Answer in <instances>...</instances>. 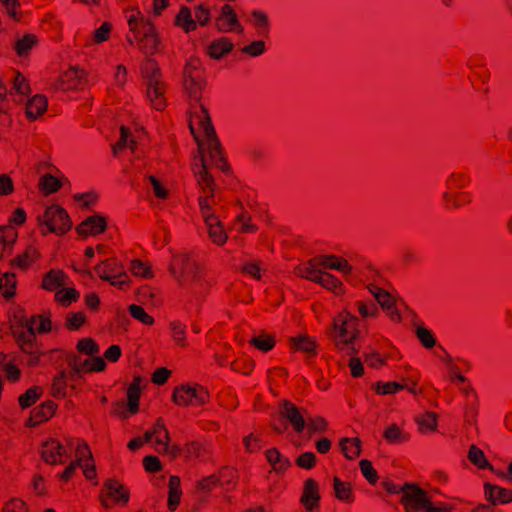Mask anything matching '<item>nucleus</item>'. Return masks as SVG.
Returning <instances> with one entry per match:
<instances>
[{"instance_id":"obj_1","label":"nucleus","mask_w":512,"mask_h":512,"mask_svg":"<svg viewBox=\"0 0 512 512\" xmlns=\"http://www.w3.org/2000/svg\"><path fill=\"white\" fill-rule=\"evenodd\" d=\"M183 89L190 100L196 102L189 111V128L202 154L210 157L211 163L226 172L228 165L223 155L207 109L199 102L206 87L201 61L191 57L183 68Z\"/></svg>"},{"instance_id":"obj_2","label":"nucleus","mask_w":512,"mask_h":512,"mask_svg":"<svg viewBox=\"0 0 512 512\" xmlns=\"http://www.w3.org/2000/svg\"><path fill=\"white\" fill-rule=\"evenodd\" d=\"M212 168L218 169L211 163L210 157L206 154L201 155L199 164L195 163L193 165L194 175L200 190L198 204L201 217L207 227L210 240L214 244L222 246L226 243L228 235L214 209L219 203V198L216 192L217 185L210 173ZM221 171L223 170L221 169Z\"/></svg>"},{"instance_id":"obj_3","label":"nucleus","mask_w":512,"mask_h":512,"mask_svg":"<svg viewBox=\"0 0 512 512\" xmlns=\"http://www.w3.org/2000/svg\"><path fill=\"white\" fill-rule=\"evenodd\" d=\"M172 268L178 284L187 294L197 303L202 301L209 290V283L196 260L189 254H180L174 257Z\"/></svg>"},{"instance_id":"obj_4","label":"nucleus","mask_w":512,"mask_h":512,"mask_svg":"<svg viewBox=\"0 0 512 512\" xmlns=\"http://www.w3.org/2000/svg\"><path fill=\"white\" fill-rule=\"evenodd\" d=\"M358 318L343 310L333 318L331 336L337 349L347 354L356 353L354 340L358 336Z\"/></svg>"},{"instance_id":"obj_5","label":"nucleus","mask_w":512,"mask_h":512,"mask_svg":"<svg viewBox=\"0 0 512 512\" xmlns=\"http://www.w3.org/2000/svg\"><path fill=\"white\" fill-rule=\"evenodd\" d=\"M128 25L135 34L140 48L146 54H154L159 47L160 40L154 26L145 19L143 14L136 9H132L128 16Z\"/></svg>"},{"instance_id":"obj_6","label":"nucleus","mask_w":512,"mask_h":512,"mask_svg":"<svg viewBox=\"0 0 512 512\" xmlns=\"http://www.w3.org/2000/svg\"><path fill=\"white\" fill-rule=\"evenodd\" d=\"M37 221L40 227L46 228V230H42L43 235L47 233L63 235L72 227L67 211L56 204L46 207L44 213L38 215Z\"/></svg>"},{"instance_id":"obj_7","label":"nucleus","mask_w":512,"mask_h":512,"mask_svg":"<svg viewBox=\"0 0 512 512\" xmlns=\"http://www.w3.org/2000/svg\"><path fill=\"white\" fill-rule=\"evenodd\" d=\"M210 399L208 390L198 383H186L176 386L172 393V401L180 407H196L207 403Z\"/></svg>"},{"instance_id":"obj_8","label":"nucleus","mask_w":512,"mask_h":512,"mask_svg":"<svg viewBox=\"0 0 512 512\" xmlns=\"http://www.w3.org/2000/svg\"><path fill=\"white\" fill-rule=\"evenodd\" d=\"M12 334L19 348L29 355L27 364L36 366L40 358V349L36 341L34 327L28 324L15 326L12 329Z\"/></svg>"},{"instance_id":"obj_9","label":"nucleus","mask_w":512,"mask_h":512,"mask_svg":"<svg viewBox=\"0 0 512 512\" xmlns=\"http://www.w3.org/2000/svg\"><path fill=\"white\" fill-rule=\"evenodd\" d=\"M402 492L401 504L406 512H437V507L433 506L427 492L421 488L406 484Z\"/></svg>"},{"instance_id":"obj_10","label":"nucleus","mask_w":512,"mask_h":512,"mask_svg":"<svg viewBox=\"0 0 512 512\" xmlns=\"http://www.w3.org/2000/svg\"><path fill=\"white\" fill-rule=\"evenodd\" d=\"M96 274L111 285L126 289L129 287V276L123 266L114 258L104 260L95 267Z\"/></svg>"},{"instance_id":"obj_11","label":"nucleus","mask_w":512,"mask_h":512,"mask_svg":"<svg viewBox=\"0 0 512 512\" xmlns=\"http://www.w3.org/2000/svg\"><path fill=\"white\" fill-rule=\"evenodd\" d=\"M88 83V74L79 67H70L65 70L52 84L55 91L78 92L84 90Z\"/></svg>"},{"instance_id":"obj_12","label":"nucleus","mask_w":512,"mask_h":512,"mask_svg":"<svg viewBox=\"0 0 512 512\" xmlns=\"http://www.w3.org/2000/svg\"><path fill=\"white\" fill-rule=\"evenodd\" d=\"M130 498V491L116 479H108L103 483L99 499L105 508L116 505H126Z\"/></svg>"},{"instance_id":"obj_13","label":"nucleus","mask_w":512,"mask_h":512,"mask_svg":"<svg viewBox=\"0 0 512 512\" xmlns=\"http://www.w3.org/2000/svg\"><path fill=\"white\" fill-rule=\"evenodd\" d=\"M73 445V440H68L67 444L63 445L57 439H49L42 444V459L51 465L63 464L70 458L68 447Z\"/></svg>"},{"instance_id":"obj_14","label":"nucleus","mask_w":512,"mask_h":512,"mask_svg":"<svg viewBox=\"0 0 512 512\" xmlns=\"http://www.w3.org/2000/svg\"><path fill=\"white\" fill-rule=\"evenodd\" d=\"M67 364L71 368L70 378L72 380L82 378L85 373L102 372L106 368V362L100 356L86 358L84 360L73 356L68 359Z\"/></svg>"},{"instance_id":"obj_15","label":"nucleus","mask_w":512,"mask_h":512,"mask_svg":"<svg viewBox=\"0 0 512 512\" xmlns=\"http://www.w3.org/2000/svg\"><path fill=\"white\" fill-rule=\"evenodd\" d=\"M279 415L286 420L293 428L294 432L301 434L306 426L305 410L297 407L289 400H283L279 403Z\"/></svg>"},{"instance_id":"obj_16","label":"nucleus","mask_w":512,"mask_h":512,"mask_svg":"<svg viewBox=\"0 0 512 512\" xmlns=\"http://www.w3.org/2000/svg\"><path fill=\"white\" fill-rule=\"evenodd\" d=\"M145 440L153 444L157 452L168 453L170 437L163 419H157L153 427L145 432Z\"/></svg>"},{"instance_id":"obj_17","label":"nucleus","mask_w":512,"mask_h":512,"mask_svg":"<svg viewBox=\"0 0 512 512\" xmlns=\"http://www.w3.org/2000/svg\"><path fill=\"white\" fill-rule=\"evenodd\" d=\"M460 391L465 396L464 401V418L469 424H473L476 421L479 409V400L477 393L474 391L470 383H463L460 387Z\"/></svg>"},{"instance_id":"obj_18","label":"nucleus","mask_w":512,"mask_h":512,"mask_svg":"<svg viewBox=\"0 0 512 512\" xmlns=\"http://www.w3.org/2000/svg\"><path fill=\"white\" fill-rule=\"evenodd\" d=\"M316 263L321 266V269L336 270L344 276L350 275L353 270V267L345 258L334 254L319 255L316 257Z\"/></svg>"},{"instance_id":"obj_19","label":"nucleus","mask_w":512,"mask_h":512,"mask_svg":"<svg viewBox=\"0 0 512 512\" xmlns=\"http://www.w3.org/2000/svg\"><path fill=\"white\" fill-rule=\"evenodd\" d=\"M68 284H70L68 275L62 269L53 268L43 275L41 288L53 292Z\"/></svg>"},{"instance_id":"obj_20","label":"nucleus","mask_w":512,"mask_h":512,"mask_svg":"<svg viewBox=\"0 0 512 512\" xmlns=\"http://www.w3.org/2000/svg\"><path fill=\"white\" fill-rule=\"evenodd\" d=\"M166 84L163 80L147 82L146 94L152 107L158 111L166 107L167 101L165 97Z\"/></svg>"},{"instance_id":"obj_21","label":"nucleus","mask_w":512,"mask_h":512,"mask_svg":"<svg viewBox=\"0 0 512 512\" xmlns=\"http://www.w3.org/2000/svg\"><path fill=\"white\" fill-rule=\"evenodd\" d=\"M472 201L471 194L464 190L446 189L442 193V202L446 209H459L470 204Z\"/></svg>"},{"instance_id":"obj_22","label":"nucleus","mask_w":512,"mask_h":512,"mask_svg":"<svg viewBox=\"0 0 512 512\" xmlns=\"http://www.w3.org/2000/svg\"><path fill=\"white\" fill-rule=\"evenodd\" d=\"M216 25L222 32L242 31V26L238 21L234 9L228 4L222 7L221 14L216 20Z\"/></svg>"},{"instance_id":"obj_23","label":"nucleus","mask_w":512,"mask_h":512,"mask_svg":"<svg viewBox=\"0 0 512 512\" xmlns=\"http://www.w3.org/2000/svg\"><path fill=\"white\" fill-rule=\"evenodd\" d=\"M319 501L320 493L318 483L312 478L306 479L300 498L301 504L305 509H318Z\"/></svg>"},{"instance_id":"obj_24","label":"nucleus","mask_w":512,"mask_h":512,"mask_svg":"<svg viewBox=\"0 0 512 512\" xmlns=\"http://www.w3.org/2000/svg\"><path fill=\"white\" fill-rule=\"evenodd\" d=\"M107 222L106 218L101 215H93L87 217L84 221H82L78 227L77 232L80 235L90 236V235H98L106 229Z\"/></svg>"},{"instance_id":"obj_25","label":"nucleus","mask_w":512,"mask_h":512,"mask_svg":"<svg viewBox=\"0 0 512 512\" xmlns=\"http://www.w3.org/2000/svg\"><path fill=\"white\" fill-rule=\"evenodd\" d=\"M486 499L492 504L512 502V489L486 483L484 485Z\"/></svg>"},{"instance_id":"obj_26","label":"nucleus","mask_w":512,"mask_h":512,"mask_svg":"<svg viewBox=\"0 0 512 512\" xmlns=\"http://www.w3.org/2000/svg\"><path fill=\"white\" fill-rule=\"evenodd\" d=\"M48 107L47 98L44 95H35L28 100L26 104L25 114L30 121L36 120L43 115Z\"/></svg>"},{"instance_id":"obj_27","label":"nucleus","mask_w":512,"mask_h":512,"mask_svg":"<svg viewBox=\"0 0 512 512\" xmlns=\"http://www.w3.org/2000/svg\"><path fill=\"white\" fill-rule=\"evenodd\" d=\"M322 272L323 270L321 269V266L318 263H316V257L310 259L307 262L299 264L295 268V273L299 277H302L315 283H317Z\"/></svg>"},{"instance_id":"obj_28","label":"nucleus","mask_w":512,"mask_h":512,"mask_svg":"<svg viewBox=\"0 0 512 512\" xmlns=\"http://www.w3.org/2000/svg\"><path fill=\"white\" fill-rule=\"evenodd\" d=\"M181 496L182 490L180 478L173 475L169 478L167 499V507L171 512L178 508L181 501Z\"/></svg>"},{"instance_id":"obj_29","label":"nucleus","mask_w":512,"mask_h":512,"mask_svg":"<svg viewBox=\"0 0 512 512\" xmlns=\"http://www.w3.org/2000/svg\"><path fill=\"white\" fill-rule=\"evenodd\" d=\"M233 43L227 37H221L212 41L207 47V54L213 59H221L231 52Z\"/></svg>"},{"instance_id":"obj_30","label":"nucleus","mask_w":512,"mask_h":512,"mask_svg":"<svg viewBox=\"0 0 512 512\" xmlns=\"http://www.w3.org/2000/svg\"><path fill=\"white\" fill-rule=\"evenodd\" d=\"M73 381L70 378V371L61 370L54 377L51 385V394L55 398H65L67 395L68 381Z\"/></svg>"},{"instance_id":"obj_31","label":"nucleus","mask_w":512,"mask_h":512,"mask_svg":"<svg viewBox=\"0 0 512 512\" xmlns=\"http://www.w3.org/2000/svg\"><path fill=\"white\" fill-rule=\"evenodd\" d=\"M266 460L277 473L284 472L290 467V461L277 448H270L265 453Z\"/></svg>"},{"instance_id":"obj_32","label":"nucleus","mask_w":512,"mask_h":512,"mask_svg":"<svg viewBox=\"0 0 512 512\" xmlns=\"http://www.w3.org/2000/svg\"><path fill=\"white\" fill-rule=\"evenodd\" d=\"M40 254L36 247L28 246L25 251L12 260V265L25 270L37 261Z\"/></svg>"},{"instance_id":"obj_33","label":"nucleus","mask_w":512,"mask_h":512,"mask_svg":"<svg viewBox=\"0 0 512 512\" xmlns=\"http://www.w3.org/2000/svg\"><path fill=\"white\" fill-rule=\"evenodd\" d=\"M333 489L334 495L339 501L345 503H352L354 501L352 486L349 482H345L338 477H334Z\"/></svg>"},{"instance_id":"obj_34","label":"nucleus","mask_w":512,"mask_h":512,"mask_svg":"<svg viewBox=\"0 0 512 512\" xmlns=\"http://www.w3.org/2000/svg\"><path fill=\"white\" fill-rule=\"evenodd\" d=\"M317 283L320 284L323 288L333 292L335 295L339 296L345 293V287L343 283L334 275L326 271L322 272Z\"/></svg>"},{"instance_id":"obj_35","label":"nucleus","mask_w":512,"mask_h":512,"mask_svg":"<svg viewBox=\"0 0 512 512\" xmlns=\"http://www.w3.org/2000/svg\"><path fill=\"white\" fill-rule=\"evenodd\" d=\"M469 174L462 171L452 172L445 181V188L451 190H464L470 185Z\"/></svg>"},{"instance_id":"obj_36","label":"nucleus","mask_w":512,"mask_h":512,"mask_svg":"<svg viewBox=\"0 0 512 512\" xmlns=\"http://www.w3.org/2000/svg\"><path fill=\"white\" fill-rule=\"evenodd\" d=\"M249 344L259 351L266 353L274 348L276 344V338L273 334L261 332L257 335H254L249 340Z\"/></svg>"},{"instance_id":"obj_37","label":"nucleus","mask_w":512,"mask_h":512,"mask_svg":"<svg viewBox=\"0 0 512 512\" xmlns=\"http://www.w3.org/2000/svg\"><path fill=\"white\" fill-rule=\"evenodd\" d=\"M383 437L389 444H402L409 440V434L404 432L399 425L393 423L387 426Z\"/></svg>"},{"instance_id":"obj_38","label":"nucleus","mask_w":512,"mask_h":512,"mask_svg":"<svg viewBox=\"0 0 512 512\" xmlns=\"http://www.w3.org/2000/svg\"><path fill=\"white\" fill-rule=\"evenodd\" d=\"M339 445L347 459L354 460L360 456L361 440L359 438H342Z\"/></svg>"},{"instance_id":"obj_39","label":"nucleus","mask_w":512,"mask_h":512,"mask_svg":"<svg viewBox=\"0 0 512 512\" xmlns=\"http://www.w3.org/2000/svg\"><path fill=\"white\" fill-rule=\"evenodd\" d=\"M31 92L30 84L28 80L20 73L15 72L13 77V86L10 91V95L19 96V99H15L16 102L22 101L24 96H27Z\"/></svg>"},{"instance_id":"obj_40","label":"nucleus","mask_w":512,"mask_h":512,"mask_svg":"<svg viewBox=\"0 0 512 512\" xmlns=\"http://www.w3.org/2000/svg\"><path fill=\"white\" fill-rule=\"evenodd\" d=\"M56 408L57 405L53 401L48 400L35 407L32 410L31 417L35 420L36 423L47 421L54 415Z\"/></svg>"},{"instance_id":"obj_41","label":"nucleus","mask_w":512,"mask_h":512,"mask_svg":"<svg viewBox=\"0 0 512 512\" xmlns=\"http://www.w3.org/2000/svg\"><path fill=\"white\" fill-rule=\"evenodd\" d=\"M16 275L4 273L0 278V293L6 300L12 299L16 294Z\"/></svg>"},{"instance_id":"obj_42","label":"nucleus","mask_w":512,"mask_h":512,"mask_svg":"<svg viewBox=\"0 0 512 512\" xmlns=\"http://www.w3.org/2000/svg\"><path fill=\"white\" fill-rule=\"evenodd\" d=\"M80 297V293L73 287H61L54 295L55 301L63 307L70 306Z\"/></svg>"},{"instance_id":"obj_43","label":"nucleus","mask_w":512,"mask_h":512,"mask_svg":"<svg viewBox=\"0 0 512 512\" xmlns=\"http://www.w3.org/2000/svg\"><path fill=\"white\" fill-rule=\"evenodd\" d=\"M251 24L257 30V33L266 36L270 30V22L268 15L261 10H253L250 18Z\"/></svg>"},{"instance_id":"obj_44","label":"nucleus","mask_w":512,"mask_h":512,"mask_svg":"<svg viewBox=\"0 0 512 512\" xmlns=\"http://www.w3.org/2000/svg\"><path fill=\"white\" fill-rule=\"evenodd\" d=\"M170 334L177 346L182 348L188 347L187 335H186V326L180 321H172L169 324Z\"/></svg>"},{"instance_id":"obj_45","label":"nucleus","mask_w":512,"mask_h":512,"mask_svg":"<svg viewBox=\"0 0 512 512\" xmlns=\"http://www.w3.org/2000/svg\"><path fill=\"white\" fill-rule=\"evenodd\" d=\"M175 25L182 28L186 33L195 30L196 21L192 18L189 8L182 7L175 17Z\"/></svg>"},{"instance_id":"obj_46","label":"nucleus","mask_w":512,"mask_h":512,"mask_svg":"<svg viewBox=\"0 0 512 512\" xmlns=\"http://www.w3.org/2000/svg\"><path fill=\"white\" fill-rule=\"evenodd\" d=\"M141 73L147 82L162 80V75L157 62L153 59H147L141 66Z\"/></svg>"},{"instance_id":"obj_47","label":"nucleus","mask_w":512,"mask_h":512,"mask_svg":"<svg viewBox=\"0 0 512 512\" xmlns=\"http://www.w3.org/2000/svg\"><path fill=\"white\" fill-rule=\"evenodd\" d=\"M76 350L80 354H84L90 357H96L100 353L99 345L91 337H85L78 340L76 343Z\"/></svg>"},{"instance_id":"obj_48","label":"nucleus","mask_w":512,"mask_h":512,"mask_svg":"<svg viewBox=\"0 0 512 512\" xmlns=\"http://www.w3.org/2000/svg\"><path fill=\"white\" fill-rule=\"evenodd\" d=\"M292 348L307 353L309 355L315 354L316 342L313 338L303 335L292 340Z\"/></svg>"},{"instance_id":"obj_49","label":"nucleus","mask_w":512,"mask_h":512,"mask_svg":"<svg viewBox=\"0 0 512 512\" xmlns=\"http://www.w3.org/2000/svg\"><path fill=\"white\" fill-rule=\"evenodd\" d=\"M438 415L435 412H427L419 416L416 422L421 433L435 431L437 428Z\"/></svg>"},{"instance_id":"obj_50","label":"nucleus","mask_w":512,"mask_h":512,"mask_svg":"<svg viewBox=\"0 0 512 512\" xmlns=\"http://www.w3.org/2000/svg\"><path fill=\"white\" fill-rule=\"evenodd\" d=\"M468 459L479 469L491 468V465L488 462L484 452L474 444L469 447Z\"/></svg>"},{"instance_id":"obj_51","label":"nucleus","mask_w":512,"mask_h":512,"mask_svg":"<svg viewBox=\"0 0 512 512\" xmlns=\"http://www.w3.org/2000/svg\"><path fill=\"white\" fill-rule=\"evenodd\" d=\"M120 133L121 136L119 141L113 146V153L115 155H117L118 152L122 151L126 147H129L131 150H134L136 145V141L132 137L128 128H126L125 126H121Z\"/></svg>"},{"instance_id":"obj_52","label":"nucleus","mask_w":512,"mask_h":512,"mask_svg":"<svg viewBox=\"0 0 512 512\" xmlns=\"http://www.w3.org/2000/svg\"><path fill=\"white\" fill-rule=\"evenodd\" d=\"M86 322V314L83 311L68 312L65 317L64 326L70 331L79 330Z\"/></svg>"},{"instance_id":"obj_53","label":"nucleus","mask_w":512,"mask_h":512,"mask_svg":"<svg viewBox=\"0 0 512 512\" xmlns=\"http://www.w3.org/2000/svg\"><path fill=\"white\" fill-rule=\"evenodd\" d=\"M308 434L311 436L316 433H324L328 429V422L322 416H314L306 418V426Z\"/></svg>"},{"instance_id":"obj_54","label":"nucleus","mask_w":512,"mask_h":512,"mask_svg":"<svg viewBox=\"0 0 512 512\" xmlns=\"http://www.w3.org/2000/svg\"><path fill=\"white\" fill-rule=\"evenodd\" d=\"M60 187V181L51 174H45L39 180V188L44 194H52L58 191Z\"/></svg>"},{"instance_id":"obj_55","label":"nucleus","mask_w":512,"mask_h":512,"mask_svg":"<svg viewBox=\"0 0 512 512\" xmlns=\"http://www.w3.org/2000/svg\"><path fill=\"white\" fill-rule=\"evenodd\" d=\"M42 394V389L38 386L29 388L24 394L20 395L18 402L21 408L25 409L32 406Z\"/></svg>"},{"instance_id":"obj_56","label":"nucleus","mask_w":512,"mask_h":512,"mask_svg":"<svg viewBox=\"0 0 512 512\" xmlns=\"http://www.w3.org/2000/svg\"><path fill=\"white\" fill-rule=\"evenodd\" d=\"M37 43V38L33 34H26L15 43V50L19 56L25 55Z\"/></svg>"},{"instance_id":"obj_57","label":"nucleus","mask_w":512,"mask_h":512,"mask_svg":"<svg viewBox=\"0 0 512 512\" xmlns=\"http://www.w3.org/2000/svg\"><path fill=\"white\" fill-rule=\"evenodd\" d=\"M80 466L86 462H92V453L89 446L82 440H76V460Z\"/></svg>"},{"instance_id":"obj_58","label":"nucleus","mask_w":512,"mask_h":512,"mask_svg":"<svg viewBox=\"0 0 512 512\" xmlns=\"http://www.w3.org/2000/svg\"><path fill=\"white\" fill-rule=\"evenodd\" d=\"M128 311L134 319L140 321L144 325H152L154 323V318L146 313V311L140 305L131 304L128 307Z\"/></svg>"},{"instance_id":"obj_59","label":"nucleus","mask_w":512,"mask_h":512,"mask_svg":"<svg viewBox=\"0 0 512 512\" xmlns=\"http://www.w3.org/2000/svg\"><path fill=\"white\" fill-rule=\"evenodd\" d=\"M27 324L29 326H33L34 331H37L38 333H47L52 329L51 320L43 315L32 317Z\"/></svg>"},{"instance_id":"obj_60","label":"nucleus","mask_w":512,"mask_h":512,"mask_svg":"<svg viewBox=\"0 0 512 512\" xmlns=\"http://www.w3.org/2000/svg\"><path fill=\"white\" fill-rule=\"evenodd\" d=\"M357 310L362 318H375L378 314V308L373 302H356Z\"/></svg>"},{"instance_id":"obj_61","label":"nucleus","mask_w":512,"mask_h":512,"mask_svg":"<svg viewBox=\"0 0 512 512\" xmlns=\"http://www.w3.org/2000/svg\"><path fill=\"white\" fill-rule=\"evenodd\" d=\"M362 475L370 484H375L378 480L377 471L373 468L371 461L363 459L359 463Z\"/></svg>"},{"instance_id":"obj_62","label":"nucleus","mask_w":512,"mask_h":512,"mask_svg":"<svg viewBox=\"0 0 512 512\" xmlns=\"http://www.w3.org/2000/svg\"><path fill=\"white\" fill-rule=\"evenodd\" d=\"M130 272L134 274L135 276H140L144 278H150L152 277V272L150 267L142 262L141 260L135 259L131 261L130 264Z\"/></svg>"},{"instance_id":"obj_63","label":"nucleus","mask_w":512,"mask_h":512,"mask_svg":"<svg viewBox=\"0 0 512 512\" xmlns=\"http://www.w3.org/2000/svg\"><path fill=\"white\" fill-rule=\"evenodd\" d=\"M369 291L374 295L375 299L382 306V308L393 304V298L387 291L377 286L369 287Z\"/></svg>"},{"instance_id":"obj_64","label":"nucleus","mask_w":512,"mask_h":512,"mask_svg":"<svg viewBox=\"0 0 512 512\" xmlns=\"http://www.w3.org/2000/svg\"><path fill=\"white\" fill-rule=\"evenodd\" d=\"M219 485V478L216 475L207 476L197 482V489L204 494L213 491Z\"/></svg>"}]
</instances>
